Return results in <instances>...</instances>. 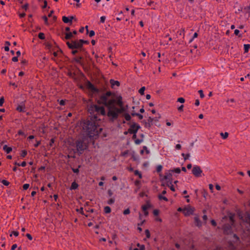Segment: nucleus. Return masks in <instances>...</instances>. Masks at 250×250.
<instances>
[{
    "instance_id": "obj_1",
    "label": "nucleus",
    "mask_w": 250,
    "mask_h": 250,
    "mask_svg": "<svg viewBox=\"0 0 250 250\" xmlns=\"http://www.w3.org/2000/svg\"><path fill=\"white\" fill-rule=\"evenodd\" d=\"M97 102L107 107L106 115L112 121L117 119L120 114L126 112L128 107L127 105H124L121 96H115L110 92L102 94Z\"/></svg>"
},
{
    "instance_id": "obj_2",
    "label": "nucleus",
    "mask_w": 250,
    "mask_h": 250,
    "mask_svg": "<svg viewBox=\"0 0 250 250\" xmlns=\"http://www.w3.org/2000/svg\"><path fill=\"white\" fill-rule=\"evenodd\" d=\"M88 111L93 116L94 118L84 122L83 125L84 132L89 136L94 137L99 135L102 128L99 125L97 119L98 116L106 115L104 108L103 106L91 105L88 108Z\"/></svg>"
},
{
    "instance_id": "obj_3",
    "label": "nucleus",
    "mask_w": 250,
    "mask_h": 250,
    "mask_svg": "<svg viewBox=\"0 0 250 250\" xmlns=\"http://www.w3.org/2000/svg\"><path fill=\"white\" fill-rule=\"evenodd\" d=\"M83 40H78L67 42L66 44L68 47L71 49H79L83 46Z\"/></svg>"
},
{
    "instance_id": "obj_4",
    "label": "nucleus",
    "mask_w": 250,
    "mask_h": 250,
    "mask_svg": "<svg viewBox=\"0 0 250 250\" xmlns=\"http://www.w3.org/2000/svg\"><path fill=\"white\" fill-rule=\"evenodd\" d=\"M229 221L230 224H227L224 225L223 227L224 231L225 233L229 234L231 232L232 225L234 223L233 215H230L229 217Z\"/></svg>"
},
{
    "instance_id": "obj_5",
    "label": "nucleus",
    "mask_w": 250,
    "mask_h": 250,
    "mask_svg": "<svg viewBox=\"0 0 250 250\" xmlns=\"http://www.w3.org/2000/svg\"><path fill=\"white\" fill-rule=\"evenodd\" d=\"M76 147L78 151H83L87 148V144L82 140H79L77 142Z\"/></svg>"
},
{
    "instance_id": "obj_6",
    "label": "nucleus",
    "mask_w": 250,
    "mask_h": 250,
    "mask_svg": "<svg viewBox=\"0 0 250 250\" xmlns=\"http://www.w3.org/2000/svg\"><path fill=\"white\" fill-rule=\"evenodd\" d=\"M192 173L195 176L199 177L201 176V174L202 173V170L199 166L195 165L193 167Z\"/></svg>"
},
{
    "instance_id": "obj_7",
    "label": "nucleus",
    "mask_w": 250,
    "mask_h": 250,
    "mask_svg": "<svg viewBox=\"0 0 250 250\" xmlns=\"http://www.w3.org/2000/svg\"><path fill=\"white\" fill-rule=\"evenodd\" d=\"M140 128V126L138 124L134 123L130 126L128 129V132L130 134H136Z\"/></svg>"
},
{
    "instance_id": "obj_8",
    "label": "nucleus",
    "mask_w": 250,
    "mask_h": 250,
    "mask_svg": "<svg viewBox=\"0 0 250 250\" xmlns=\"http://www.w3.org/2000/svg\"><path fill=\"white\" fill-rule=\"evenodd\" d=\"M194 211V208L188 206L183 209V213L186 216H189L192 214Z\"/></svg>"
},
{
    "instance_id": "obj_9",
    "label": "nucleus",
    "mask_w": 250,
    "mask_h": 250,
    "mask_svg": "<svg viewBox=\"0 0 250 250\" xmlns=\"http://www.w3.org/2000/svg\"><path fill=\"white\" fill-rule=\"evenodd\" d=\"M172 176V171L168 170L167 171L164 177V179L167 180V183L171 182V178Z\"/></svg>"
},
{
    "instance_id": "obj_10",
    "label": "nucleus",
    "mask_w": 250,
    "mask_h": 250,
    "mask_svg": "<svg viewBox=\"0 0 250 250\" xmlns=\"http://www.w3.org/2000/svg\"><path fill=\"white\" fill-rule=\"evenodd\" d=\"M74 19V17L71 16L70 18L63 16L62 18V20L64 23H70V24H72V21Z\"/></svg>"
},
{
    "instance_id": "obj_11",
    "label": "nucleus",
    "mask_w": 250,
    "mask_h": 250,
    "mask_svg": "<svg viewBox=\"0 0 250 250\" xmlns=\"http://www.w3.org/2000/svg\"><path fill=\"white\" fill-rule=\"evenodd\" d=\"M150 208V206L148 204L143 205L142 207L143 211H144V214L146 216H147L148 212L147 210Z\"/></svg>"
},
{
    "instance_id": "obj_12",
    "label": "nucleus",
    "mask_w": 250,
    "mask_h": 250,
    "mask_svg": "<svg viewBox=\"0 0 250 250\" xmlns=\"http://www.w3.org/2000/svg\"><path fill=\"white\" fill-rule=\"evenodd\" d=\"M110 83L112 87H114L115 86H119L120 85V83L117 81L110 80Z\"/></svg>"
},
{
    "instance_id": "obj_13",
    "label": "nucleus",
    "mask_w": 250,
    "mask_h": 250,
    "mask_svg": "<svg viewBox=\"0 0 250 250\" xmlns=\"http://www.w3.org/2000/svg\"><path fill=\"white\" fill-rule=\"evenodd\" d=\"M194 221L195 224L198 227H201L202 226V223L199 220V218L198 216H195L194 217Z\"/></svg>"
},
{
    "instance_id": "obj_14",
    "label": "nucleus",
    "mask_w": 250,
    "mask_h": 250,
    "mask_svg": "<svg viewBox=\"0 0 250 250\" xmlns=\"http://www.w3.org/2000/svg\"><path fill=\"white\" fill-rule=\"evenodd\" d=\"M3 149L7 153H9L12 150L11 147H8L6 145L3 146Z\"/></svg>"
},
{
    "instance_id": "obj_15",
    "label": "nucleus",
    "mask_w": 250,
    "mask_h": 250,
    "mask_svg": "<svg viewBox=\"0 0 250 250\" xmlns=\"http://www.w3.org/2000/svg\"><path fill=\"white\" fill-rule=\"evenodd\" d=\"M73 37V33L72 32H67L65 33V39L66 40H68L71 38Z\"/></svg>"
},
{
    "instance_id": "obj_16",
    "label": "nucleus",
    "mask_w": 250,
    "mask_h": 250,
    "mask_svg": "<svg viewBox=\"0 0 250 250\" xmlns=\"http://www.w3.org/2000/svg\"><path fill=\"white\" fill-rule=\"evenodd\" d=\"M25 109V107L22 105H19L17 107V110L20 112H23Z\"/></svg>"
},
{
    "instance_id": "obj_17",
    "label": "nucleus",
    "mask_w": 250,
    "mask_h": 250,
    "mask_svg": "<svg viewBox=\"0 0 250 250\" xmlns=\"http://www.w3.org/2000/svg\"><path fill=\"white\" fill-rule=\"evenodd\" d=\"M78 187V184L76 183L75 182H74L72 183L70 189H76Z\"/></svg>"
},
{
    "instance_id": "obj_18",
    "label": "nucleus",
    "mask_w": 250,
    "mask_h": 250,
    "mask_svg": "<svg viewBox=\"0 0 250 250\" xmlns=\"http://www.w3.org/2000/svg\"><path fill=\"white\" fill-rule=\"evenodd\" d=\"M220 135L221 136V137H222L223 139H226L228 137L229 134L228 132H225V133L221 132L220 133Z\"/></svg>"
},
{
    "instance_id": "obj_19",
    "label": "nucleus",
    "mask_w": 250,
    "mask_h": 250,
    "mask_svg": "<svg viewBox=\"0 0 250 250\" xmlns=\"http://www.w3.org/2000/svg\"><path fill=\"white\" fill-rule=\"evenodd\" d=\"M131 115L133 116H136L138 117V118H139V119L140 120H142L143 118V116L142 115H141V114H139V113H136L132 112L131 113Z\"/></svg>"
},
{
    "instance_id": "obj_20",
    "label": "nucleus",
    "mask_w": 250,
    "mask_h": 250,
    "mask_svg": "<svg viewBox=\"0 0 250 250\" xmlns=\"http://www.w3.org/2000/svg\"><path fill=\"white\" fill-rule=\"evenodd\" d=\"M124 116L125 119L127 121H129L131 120V116L128 113H125Z\"/></svg>"
},
{
    "instance_id": "obj_21",
    "label": "nucleus",
    "mask_w": 250,
    "mask_h": 250,
    "mask_svg": "<svg viewBox=\"0 0 250 250\" xmlns=\"http://www.w3.org/2000/svg\"><path fill=\"white\" fill-rule=\"evenodd\" d=\"M104 211L105 213H109L111 212V208L108 206H106L104 208Z\"/></svg>"
},
{
    "instance_id": "obj_22",
    "label": "nucleus",
    "mask_w": 250,
    "mask_h": 250,
    "mask_svg": "<svg viewBox=\"0 0 250 250\" xmlns=\"http://www.w3.org/2000/svg\"><path fill=\"white\" fill-rule=\"evenodd\" d=\"M88 88L93 91H97V89L95 88L94 85L90 83H88Z\"/></svg>"
},
{
    "instance_id": "obj_23",
    "label": "nucleus",
    "mask_w": 250,
    "mask_h": 250,
    "mask_svg": "<svg viewBox=\"0 0 250 250\" xmlns=\"http://www.w3.org/2000/svg\"><path fill=\"white\" fill-rule=\"evenodd\" d=\"M182 156L183 157L184 159L185 160H186L189 158V157L190 156V154L189 153H188V154L182 153Z\"/></svg>"
},
{
    "instance_id": "obj_24",
    "label": "nucleus",
    "mask_w": 250,
    "mask_h": 250,
    "mask_svg": "<svg viewBox=\"0 0 250 250\" xmlns=\"http://www.w3.org/2000/svg\"><path fill=\"white\" fill-rule=\"evenodd\" d=\"M167 186L170 188V189L172 191H175L174 187L173 185L172 184L171 182H169V184H167Z\"/></svg>"
},
{
    "instance_id": "obj_25",
    "label": "nucleus",
    "mask_w": 250,
    "mask_h": 250,
    "mask_svg": "<svg viewBox=\"0 0 250 250\" xmlns=\"http://www.w3.org/2000/svg\"><path fill=\"white\" fill-rule=\"evenodd\" d=\"M250 47V44H244V48L245 52H248Z\"/></svg>"
},
{
    "instance_id": "obj_26",
    "label": "nucleus",
    "mask_w": 250,
    "mask_h": 250,
    "mask_svg": "<svg viewBox=\"0 0 250 250\" xmlns=\"http://www.w3.org/2000/svg\"><path fill=\"white\" fill-rule=\"evenodd\" d=\"M171 171H172V173L173 172H175L176 173H180V172H181V169L180 168H175L173 169H172V170H170Z\"/></svg>"
},
{
    "instance_id": "obj_27",
    "label": "nucleus",
    "mask_w": 250,
    "mask_h": 250,
    "mask_svg": "<svg viewBox=\"0 0 250 250\" xmlns=\"http://www.w3.org/2000/svg\"><path fill=\"white\" fill-rule=\"evenodd\" d=\"M27 152L26 150H23L21 151V156L22 158H24L25 157V156L27 155Z\"/></svg>"
},
{
    "instance_id": "obj_28",
    "label": "nucleus",
    "mask_w": 250,
    "mask_h": 250,
    "mask_svg": "<svg viewBox=\"0 0 250 250\" xmlns=\"http://www.w3.org/2000/svg\"><path fill=\"white\" fill-rule=\"evenodd\" d=\"M145 90V87H142L139 90V92L141 95L144 94V91Z\"/></svg>"
},
{
    "instance_id": "obj_29",
    "label": "nucleus",
    "mask_w": 250,
    "mask_h": 250,
    "mask_svg": "<svg viewBox=\"0 0 250 250\" xmlns=\"http://www.w3.org/2000/svg\"><path fill=\"white\" fill-rule=\"evenodd\" d=\"M39 38L40 39L43 40L45 38L44 34L43 33H40L38 35Z\"/></svg>"
},
{
    "instance_id": "obj_30",
    "label": "nucleus",
    "mask_w": 250,
    "mask_h": 250,
    "mask_svg": "<svg viewBox=\"0 0 250 250\" xmlns=\"http://www.w3.org/2000/svg\"><path fill=\"white\" fill-rule=\"evenodd\" d=\"M134 174L135 175L138 176L139 178H142V174L138 170H135Z\"/></svg>"
},
{
    "instance_id": "obj_31",
    "label": "nucleus",
    "mask_w": 250,
    "mask_h": 250,
    "mask_svg": "<svg viewBox=\"0 0 250 250\" xmlns=\"http://www.w3.org/2000/svg\"><path fill=\"white\" fill-rule=\"evenodd\" d=\"M158 197H159V199L160 200L163 199L164 200H165L166 201H167V200H168V199H167V197L162 196V195H159L158 196Z\"/></svg>"
},
{
    "instance_id": "obj_32",
    "label": "nucleus",
    "mask_w": 250,
    "mask_h": 250,
    "mask_svg": "<svg viewBox=\"0 0 250 250\" xmlns=\"http://www.w3.org/2000/svg\"><path fill=\"white\" fill-rule=\"evenodd\" d=\"M1 183H2L4 185L6 186H8V185H9V184H10V183H9L8 181H6V180H2L1 181Z\"/></svg>"
},
{
    "instance_id": "obj_33",
    "label": "nucleus",
    "mask_w": 250,
    "mask_h": 250,
    "mask_svg": "<svg viewBox=\"0 0 250 250\" xmlns=\"http://www.w3.org/2000/svg\"><path fill=\"white\" fill-rule=\"evenodd\" d=\"M29 187V184H25L23 185V189L24 190L27 189Z\"/></svg>"
},
{
    "instance_id": "obj_34",
    "label": "nucleus",
    "mask_w": 250,
    "mask_h": 250,
    "mask_svg": "<svg viewBox=\"0 0 250 250\" xmlns=\"http://www.w3.org/2000/svg\"><path fill=\"white\" fill-rule=\"evenodd\" d=\"M145 233H146V235L147 238H148L150 237V232H149V231L148 230V229H146L145 230Z\"/></svg>"
},
{
    "instance_id": "obj_35",
    "label": "nucleus",
    "mask_w": 250,
    "mask_h": 250,
    "mask_svg": "<svg viewBox=\"0 0 250 250\" xmlns=\"http://www.w3.org/2000/svg\"><path fill=\"white\" fill-rule=\"evenodd\" d=\"M177 102L184 103L185 102V99L183 98L180 97L177 99Z\"/></svg>"
},
{
    "instance_id": "obj_36",
    "label": "nucleus",
    "mask_w": 250,
    "mask_h": 250,
    "mask_svg": "<svg viewBox=\"0 0 250 250\" xmlns=\"http://www.w3.org/2000/svg\"><path fill=\"white\" fill-rule=\"evenodd\" d=\"M115 202V200L113 198H111L110 199H109L108 202H107V203L109 205H111L112 204H113Z\"/></svg>"
},
{
    "instance_id": "obj_37",
    "label": "nucleus",
    "mask_w": 250,
    "mask_h": 250,
    "mask_svg": "<svg viewBox=\"0 0 250 250\" xmlns=\"http://www.w3.org/2000/svg\"><path fill=\"white\" fill-rule=\"evenodd\" d=\"M124 214L127 215L130 213V210L129 208H127L124 211Z\"/></svg>"
},
{
    "instance_id": "obj_38",
    "label": "nucleus",
    "mask_w": 250,
    "mask_h": 250,
    "mask_svg": "<svg viewBox=\"0 0 250 250\" xmlns=\"http://www.w3.org/2000/svg\"><path fill=\"white\" fill-rule=\"evenodd\" d=\"M199 93L200 94V97L201 98H203L204 97V95L203 94V91L202 90H200L198 91Z\"/></svg>"
},
{
    "instance_id": "obj_39",
    "label": "nucleus",
    "mask_w": 250,
    "mask_h": 250,
    "mask_svg": "<svg viewBox=\"0 0 250 250\" xmlns=\"http://www.w3.org/2000/svg\"><path fill=\"white\" fill-rule=\"evenodd\" d=\"M4 97H2L0 99V106H2L4 103Z\"/></svg>"
},
{
    "instance_id": "obj_40",
    "label": "nucleus",
    "mask_w": 250,
    "mask_h": 250,
    "mask_svg": "<svg viewBox=\"0 0 250 250\" xmlns=\"http://www.w3.org/2000/svg\"><path fill=\"white\" fill-rule=\"evenodd\" d=\"M95 35V32L93 30H91L89 33V36L90 37L94 36Z\"/></svg>"
},
{
    "instance_id": "obj_41",
    "label": "nucleus",
    "mask_w": 250,
    "mask_h": 250,
    "mask_svg": "<svg viewBox=\"0 0 250 250\" xmlns=\"http://www.w3.org/2000/svg\"><path fill=\"white\" fill-rule=\"evenodd\" d=\"M105 16H102L100 18V21L102 22V23H104V22L105 21Z\"/></svg>"
},
{
    "instance_id": "obj_42",
    "label": "nucleus",
    "mask_w": 250,
    "mask_h": 250,
    "mask_svg": "<svg viewBox=\"0 0 250 250\" xmlns=\"http://www.w3.org/2000/svg\"><path fill=\"white\" fill-rule=\"evenodd\" d=\"M77 211L81 213L82 214H84L83 208H81L80 209H77Z\"/></svg>"
},
{
    "instance_id": "obj_43",
    "label": "nucleus",
    "mask_w": 250,
    "mask_h": 250,
    "mask_svg": "<svg viewBox=\"0 0 250 250\" xmlns=\"http://www.w3.org/2000/svg\"><path fill=\"white\" fill-rule=\"evenodd\" d=\"M197 36H198V34H197L196 32L194 33V35H193V38L190 40V42H192V41H193V40L194 38H195L197 37Z\"/></svg>"
},
{
    "instance_id": "obj_44",
    "label": "nucleus",
    "mask_w": 250,
    "mask_h": 250,
    "mask_svg": "<svg viewBox=\"0 0 250 250\" xmlns=\"http://www.w3.org/2000/svg\"><path fill=\"white\" fill-rule=\"evenodd\" d=\"M82 59V57H77L75 59V60L78 62H80L81 59Z\"/></svg>"
},
{
    "instance_id": "obj_45",
    "label": "nucleus",
    "mask_w": 250,
    "mask_h": 250,
    "mask_svg": "<svg viewBox=\"0 0 250 250\" xmlns=\"http://www.w3.org/2000/svg\"><path fill=\"white\" fill-rule=\"evenodd\" d=\"M176 149L179 150L181 148V145L180 144H177L175 146Z\"/></svg>"
},
{
    "instance_id": "obj_46",
    "label": "nucleus",
    "mask_w": 250,
    "mask_h": 250,
    "mask_svg": "<svg viewBox=\"0 0 250 250\" xmlns=\"http://www.w3.org/2000/svg\"><path fill=\"white\" fill-rule=\"evenodd\" d=\"M26 236L27 237V238L30 240H32V236L29 234V233H27L26 234Z\"/></svg>"
},
{
    "instance_id": "obj_47",
    "label": "nucleus",
    "mask_w": 250,
    "mask_h": 250,
    "mask_svg": "<svg viewBox=\"0 0 250 250\" xmlns=\"http://www.w3.org/2000/svg\"><path fill=\"white\" fill-rule=\"evenodd\" d=\"M162 169V166H160H160H158L157 167V171L158 172H159V171H161Z\"/></svg>"
},
{
    "instance_id": "obj_48",
    "label": "nucleus",
    "mask_w": 250,
    "mask_h": 250,
    "mask_svg": "<svg viewBox=\"0 0 250 250\" xmlns=\"http://www.w3.org/2000/svg\"><path fill=\"white\" fill-rule=\"evenodd\" d=\"M153 214L154 215H158V214H159V211L158 210H157V209H155L153 210Z\"/></svg>"
},
{
    "instance_id": "obj_49",
    "label": "nucleus",
    "mask_w": 250,
    "mask_h": 250,
    "mask_svg": "<svg viewBox=\"0 0 250 250\" xmlns=\"http://www.w3.org/2000/svg\"><path fill=\"white\" fill-rule=\"evenodd\" d=\"M26 165V163L25 161L22 162L20 166H21L22 167H25Z\"/></svg>"
},
{
    "instance_id": "obj_50",
    "label": "nucleus",
    "mask_w": 250,
    "mask_h": 250,
    "mask_svg": "<svg viewBox=\"0 0 250 250\" xmlns=\"http://www.w3.org/2000/svg\"><path fill=\"white\" fill-rule=\"evenodd\" d=\"M239 32H240V31H239V30H238V29H235V30H234V34H235V35H236V36L239 35Z\"/></svg>"
},
{
    "instance_id": "obj_51",
    "label": "nucleus",
    "mask_w": 250,
    "mask_h": 250,
    "mask_svg": "<svg viewBox=\"0 0 250 250\" xmlns=\"http://www.w3.org/2000/svg\"><path fill=\"white\" fill-rule=\"evenodd\" d=\"M12 61L14 62H17L18 61V57H14L13 58H12Z\"/></svg>"
},
{
    "instance_id": "obj_52",
    "label": "nucleus",
    "mask_w": 250,
    "mask_h": 250,
    "mask_svg": "<svg viewBox=\"0 0 250 250\" xmlns=\"http://www.w3.org/2000/svg\"><path fill=\"white\" fill-rule=\"evenodd\" d=\"M17 248V244H14L12 245L11 247V250H14L16 248Z\"/></svg>"
},
{
    "instance_id": "obj_53",
    "label": "nucleus",
    "mask_w": 250,
    "mask_h": 250,
    "mask_svg": "<svg viewBox=\"0 0 250 250\" xmlns=\"http://www.w3.org/2000/svg\"><path fill=\"white\" fill-rule=\"evenodd\" d=\"M72 170L74 173H77L79 172V170L78 168H73Z\"/></svg>"
},
{
    "instance_id": "obj_54",
    "label": "nucleus",
    "mask_w": 250,
    "mask_h": 250,
    "mask_svg": "<svg viewBox=\"0 0 250 250\" xmlns=\"http://www.w3.org/2000/svg\"><path fill=\"white\" fill-rule=\"evenodd\" d=\"M47 1L46 0H44V5L43 6H42V8H45L47 6Z\"/></svg>"
},
{
    "instance_id": "obj_55",
    "label": "nucleus",
    "mask_w": 250,
    "mask_h": 250,
    "mask_svg": "<svg viewBox=\"0 0 250 250\" xmlns=\"http://www.w3.org/2000/svg\"><path fill=\"white\" fill-rule=\"evenodd\" d=\"M65 101L64 100H62L60 102V104L62 105H63L65 104Z\"/></svg>"
},
{
    "instance_id": "obj_56",
    "label": "nucleus",
    "mask_w": 250,
    "mask_h": 250,
    "mask_svg": "<svg viewBox=\"0 0 250 250\" xmlns=\"http://www.w3.org/2000/svg\"><path fill=\"white\" fill-rule=\"evenodd\" d=\"M199 104H200V102H199V100H196L195 102V105L196 106H198L199 105Z\"/></svg>"
},
{
    "instance_id": "obj_57",
    "label": "nucleus",
    "mask_w": 250,
    "mask_h": 250,
    "mask_svg": "<svg viewBox=\"0 0 250 250\" xmlns=\"http://www.w3.org/2000/svg\"><path fill=\"white\" fill-rule=\"evenodd\" d=\"M183 107H184V105H181L180 106H179L178 108V110L179 111H183Z\"/></svg>"
},
{
    "instance_id": "obj_58",
    "label": "nucleus",
    "mask_w": 250,
    "mask_h": 250,
    "mask_svg": "<svg viewBox=\"0 0 250 250\" xmlns=\"http://www.w3.org/2000/svg\"><path fill=\"white\" fill-rule=\"evenodd\" d=\"M211 223L214 226H215L216 225V222L214 220H212L211 221Z\"/></svg>"
},
{
    "instance_id": "obj_59",
    "label": "nucleus",
    "mask_w": 250,
    "mask_h": 250,
    "mask_svg": "<svg viewBox=\"0 0 250 250\" xmlns=\"http://www.w3.org/2000/svg\"><path fill=\"white\" fill-rule=\"evenodd\" d=\"M209 189L211 190V191H212L213 189V185L212 184H209Z\"/></svg>"
},
{
    "instance_id": "obj_60",
    "label": "nucleus",
    "mask_w": 250,
    "mask_h": 250,
    "mask_svg": "<svg viewBox=\"0 0 250 250\" xmlns=\"http://www.w3.org/2000/svg\"><path fill=\"white\" fill-rule=\"evenodd\" d=\"M207 216L206 215H204L203 216V219L204 220V221H205V223L206 222V221L207 220Z\"/></svg>"
},
{
    "instance_id": "obj_61",
    "label": "nucleus",
    "mask_w": 250,
    "mask_h": 250,
    "mask_svg": "<svg viewBox=\"0 0 250 250\" xmlns=\"http://www.w3.org/2000/svg\"><path fill=\"white\" fill-rule=\"evenodd\" d=\"M13 234L14 236H18L19 235V232L18 231H15L13 232Z\"/></svg>"
},
{
    "instance_id": "obj_62",
    "label": "nucleus",
    "mask_w": 250,
    "mask_h": 250,
    "mask_svg": "<svg viewBox=\"0 0 250 250\" xmlns=\"http://www.w3.org/2000/svg\"><path fill=\"white\" fill-rule=\"evenodd\" d=\"M25 16V14L24 13H21L19 14V16L20 18H23Z\"/></svg>"
},
{
    "instance_id": "obj_63",
    "label": "nucleus",
    "mask_w": 250,
    "mask_h": 250,
    "mask_svg": "<svg viewBox=\"0 0 250 250\" xmlns=\"http://www.w3.org/2000/svg\"><path fill=\"white\" fill-rule=\"evenodd\" d=\"M40 144V141H37L36 143L34 145L35 147H37Z\"/></svg>"
},
{
    "instance_id": "obj_64",
    "label": "nucleus",
    "mask_w": 250,
    "mask_h": 250,
    "mask_svg": "<svg viewBox=\"0 0 250 250\" xmlns=\"http://www.w3.org/2000/svg\"><path fill=\"white\" fill-rule=\"evenodd\" d=\"M139 248V250H145V246L144 245H141L140 247Z\"/></svg>"
}]
</instances>
